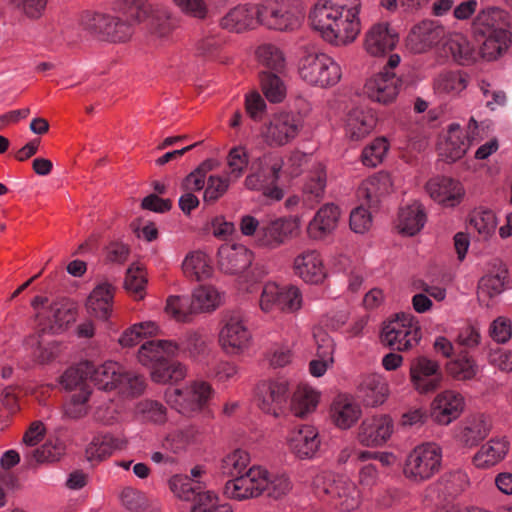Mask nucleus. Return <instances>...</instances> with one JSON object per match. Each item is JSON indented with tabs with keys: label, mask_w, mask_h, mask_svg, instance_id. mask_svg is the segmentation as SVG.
I'll list each match as a JSON object with an SVG mask.
<instances>
[{
	"label": "nucleus",
	"mask_w": 512,
	"mask_h": 512,
	"mask_svg": "<svg viewBox=\"0 0 512 512\" xmlns=\"http://www.w3.org/2000/svg\"><path fill=\"white\" fill-rule=\"evenodd\" d=\"M255 55L258 62L271 71L281 73L286 68L285 55L275 44H261L257 47Z\"/></svg>",
	"instance_id": "3c124183"
},
{
	"label": "nucleus",
	"mask_w": 512,
	"mask_h": 512,
	"mask_svg": "<svg viewBox=\"0 0 512 512\" xmlns=\"http://www.w3.org/2000/svg\"><path fill=\"white\" fill-rule=\"evenodd\" d=\"M283 285L275 281H267L262 287L259 297V308L263 313L277 311Z\"/></svg>",
	"instance_id": "69168bd1"
},
{
	"label": "nucleus",
	"mask_w": 512,
	"mask_h": 512,
	"mask_svg": "<svg viewBox=\"0 0 512 512\" xmlns=\"http://www.w3.org/2000/svg\"><path fill=\"white\" fill-rule=\"evenodd\" d=\"M297 75L310 87L328 89L342 78L340 64L329 54L315 48H304L297 60Z\"/></svg>",
	"instance_id": "39448f33"
},
{
	"label": "nucleus",
	"mask_w": 512,
	"mask_h": 512,
	"mask_svg": "<svg viewBox=\"0 0 512 512\" xmlns=\"http://www.w3.org/2000/svg\"><path fill=\"white\" fill-rule=\"evenodd\" d=\"M442 448L435 442L416 445L406 456L403 475L412 483L420 484L439 473L442 466Z\"/></svg>",
	"instance_id": "0eeeda50"
},
{
	"label": "nucleus",
	"mask_w": 512,
	"mask_h": 512,
	"mask_svg": "<svg viewBox=\"0 0 512 512\" xmlns=\"http://www.w3.org/2000/svg\"><path fill=\"white\" fill-rule=\"evenodd\" d=\"M358 393L364 406L375 408L386 402L389 386L381 376L370 374L362 378Z\"/></svg>",
	"instance_id": "2f4dec72"
},
{
	"label": "nucleus",
	"mask_w": 512,
	"mask_h": 512,
	"mask_svg": "<svg viewBox=\"0 0 512 512\" xmlns=\"http://www.w3.org/2000/svg\"><path fill=\"white\" fill-rule=\"evenodd\" d=\"M402 80L395 73L378 72L365 84L367 96L381 104L392 103L398 96Z\"/></svg>",
	"instance_id": "5701e85b"
},
{
	"label": "nucleus",
	"mask_w": 512,
	"mask_h": 512,
	"mask_svg": "<svg viewBox=\"0 0 512 512\" xmlns=\"http://www.w3.org/2000/svg\"><path fill=\"white\" fill-rule=\"evenodd\" d=\"M445 48L454 61L460 65H469L476 60V51L470 41L460 33L450 34L445 41Z\"/></svg>",
	"instance_id": "c03bdc74"
},
{
	"label": "nucleus",
	"mask_w": 512,
	"mask_h": 512,
	"mask_svg": "<svg viewBox=\"0 0 512 512\" xmlns=\"http://www.w3.org/2000/svg\"><path fill=\"white\" fill-rule=\"evenodd\" d=\"M252 341V332L242 316L235 314L222 321L218 333V343L225 354L241 355L251 347Z\"/></svg>",
	"instance_id": "f8f14e48"
},
{
	"label": "nucleus",
	"mask_w": 512,
	"mask_h": 512,
	"mask_svg": "<svg viewBox=\"0 0 512 512\" xmlns=\"http://www.w3.org/2000/svg\"><path fill=\"white\" fill-rule=\"evenodd\" d=\"M302 306L303 296L300 288L292 284L283 285L277 311L282 313H296Z\"/></svg>",
	"instance_id": "338daca9"
},
{
	"label": "nucleus",
	"mask_w": 512,
	"mask_h": 512,
	"mask_svg": "<svg viewBox=\"0 0 512 512\" xmlns=\"http://www.w3.org/2000/svg\"><path fill=\"white\" fill-rule=\"evenodd\" d=\"M123 444L122 440L109 434L95 436L86 448V457L89 461H101L122 449Z\"/></svg>",
	"instance_id": "37998d69"
},
{
	"label": "nucleus",
	"mask_w": 512,
	"mask_h": 512,
	"mask_svg": "<svg viewBox=\"0 0 512 512\" xmlns=\"http://www.w3.org/2000/svg\"><path fill=\"white\" fill-rule=\"evenodd\" d=\"M186 376V368L178 362L167 363L162 361L152 368L151 377L156 383H167L168 381H180Z\"/></svg>",
	"instance_id": "052dcab7"
},
{
	"label": "nucleus",
	"mask_w": 512,
	"mask_h": 512,
	"mask_svg": "<svg viewBox=\"0 0 512 512\" xmlns=\"http://www.w3.org/2000/svg\"><path fill=\"white\" fill-rule=\"evenodd\" d=\"M264 483L263 495L280 500L286 497L293 489V483L289 475L285 472H270L263 466Z\"/></svg>",
	"instance_id": "a19ab883"
},
{
	"label": "nucleus",
	"mask_w": 512,
	"mask_h": 512,
	"mask_svg": "<svg viewBox=\"0 0 512 512\" xmlns=\"http://www.w3.org/2000/svg\"><path fill=\"white\" fill-rule=\"evenodd\" d=\"M192 306L195 312H211L222 303L221 293L211 285H200L192 293Z\"/></svg>",
	"instance_id": "de8ad7c7"
},
{
	"label": "nucleus",
	"mask_w": 512,
	"mask_h": 512,
	"mask_svg": "<svg viewBox=\"0 0 512 512\" xmlns=\"http://www.w3.org/2000/svg\"><path fill=\"white\" fill-rule=\"evenodd\" d=\"M235 182L236 181L230 179V176L227 175L226 173L225 175H210L206 180L204 201H217L226 194V192L229 190L230 185Z\"/></svg>",
	"instance_id": "680f3d73"
},
{
	"label": "nucleus",
	"mask_w": 512,
	"mask_h": 512,
	"mask_svg": "<svg viewBox=\"0 0 512 512\" xmlns=\"http://www.w3.org/2000/svg\"><path fill=\"white\" fill-rule=\"evenodd\" d=\"M321 398V393L307 384H300L292 394L291 410L296 417L304 418L313 413Z\"/></svg>",
	"instance_id": "4c0bfd02"
},
{
	"label": "nucleus",
	"mask_w": 512,
	"mask_h": 512,
	"mask_svg": "<svg viewBox=\"0 0 512 512\" xmlns=\"http://www.w3.org/2000/svg\"><path fill=\"white\" fill-rule=\"evenodd\" d=\"M362 0H317L310 12L312 28L328 44L343 47L360 35Z\"/></svg>",
	"instance_id": "f257e3e1"
},
{
	"label": "nucleus",
	"mask_w": 512,
	"mask_h": 512,
	"mask_svg": "<svg viewBox=\"0 0 512 512\" xmlns=\"http://www.w3.org/2000/svg\"><path fill=\"white\" fill-rule=\"evenodd\" d=\"M377 118L371 109L356 107L345 117V135L352 141H360L367 137L375 128Z\"/></svg>",
	"instance_id": "c85d7f7f"
},
{
	"label": "nucleus",
	"mask_w": 512,
	"mask_h": 512,
	"mask_svg": "<svg viewBox=\"0 0 512 512\" xmlns=\"http://www.w3.org/2000/svg\"><path fill=\"white\" fill-rule=\"evenodd\" d=\"M114 298V288L109 283L97 285L90 293L86 307L88 312L94 317L107 320L112 312Z\"/></svg>",
	"instance_id": "72a5a7b5"
},
{
	"label": "nucleus",
	"mask_w": 512,
	"mask_h": 512,
	"mask_svg": "<svg viewBox=\"0 0 512 512\" xmlns=\"http://www.w3.org/2000/svg\"><path fill=\"white\" fill-rule=\"evenodd\" d=\"M509 451V441L505 437L492 438L476 452L473 463L478 468H489L501 462Z\"/></svg>",
	"instance_id": "c9c22d12"
},
{
	"label": "nucleus",
	"mask_w": 512,
	"mask_h": 512,
	"mask_svg": "<svg viewBox=\"0 0 512 512\" xmlns=\"http://www.w3.org/2000/svg\"><path fill=\"white\" fill-rule=\"evenodd\" d=\"M399 42V34L389 22L382 21L372 24L364 36V49L374 57L384 56L394 50Z\"/></svg>",
	"instance_id": "412c9836"
},
{
	"label": "nucleus",
	"mask_w": 512,
	"mask_h": 512,
	"mask_svg": "<svg viewBox=\"0 0 512 512\" xmlns=\"http://www.w3.org/2000/svg\"><path fill=\"white\" fill-rule=\"evenodd\" d=\"M180 347L171 340L147 341L138 351V360L144 366L154 368L170 356H176Z\"/></svg>",
	"instance_id": "473e14b6"
},
{
	"label": "nucleus",
	"mask_w": 512,
	"mask_h": 512,
	"mask_svg": "<svg viewBox=\"0 0 512 512\" xmlns=\"http://www.w3.org/2000/svg\"><path fill=\"white\" fill-rule=\"evenodd\" d=\"M425 189L435 202L445 207L459 205L465 195V189L459 181L445 176L431 178Z\"/></svg>",
	"instance_id": "b1692460"
},
{
	"label": "nucleus",
	"mask_w": 512,
	"mask_h": 512,
	"mask_svg": "<svg viewBox=\"0 0 512 512\" xmlns=\"http://www.w3.org/2000/svg\"><path fill=\"white\" fill-rule=\"evenodd\" d=\"M135 413L138 418L145 422L163 424L167 420L166 407L155 400L146 399L140 401L136 405Z\"/></svg>",
	"instance_id": "bf43d9fd"
},
{
	"label": "nucleus",
	"mask_w": 512,
	"mask_h": 512,
	"mask_svg": "<svg viewBox=\"0 0 512 512\" xmlns=\"http://www.w3.org/2000/svg\"><path fill=\"white\" fill-rule=\"evenodd\" d=\"M251 462L250 454L244 449H234L220 461L219 469L223 475L232 478L245 473Z\"/></svg>",
	"instance_id": "09e8293b"
},
{
	"label": "nucleus",
	"mask_w": 512,
	"mask_h": 512,
	"mask_svg": "<svg viewBox=\"0 0 512 512\" xmlns=\"http://www.w3.org/2000/svg\"><path fill=\"white\" fill-rule=\"evenodd\" d=\"M91 388H82L81 392H73L66 399L63 405L65 417L73 420L81 419L88 414Z\"/></svg>",
	"instance_id": "603ef678"
},
{
	"label": "nucleus",
	"mask_w": 512,
	"mask_h": 512,
	"mask_svg": "<svg viewBox=\"0 0 512 512\" xmlns=\"http://www.w3.org/2000/svg\"><path fill=\"white\" fill-rule=\"evenodd\" d=\"M422 337L418 319L411 313H399L382 328L381 341L397 351H408L416 347Z\"/></svg>",
	"instance_id": "9d476101"
},
{
	"label": "nucleus",
	"mask_w": 512,
	"mask_h": 512,
	"mask_svg": "<svg viewBox=\"0 0 512 512\" xmlns=\"http://www.w3.org/2000/svg\"><path fill=\"white\" fill-rule=\"evenodd\" d=\"M75 319L73 311L64 305L55 303L49 307L46 312L45 321L42 317L39 324L43 331H49L53 334L63 331Z\"/></svg>",
	"instance_id": "79ce46f5"
},
{
	"label": "nucleus",
	"mask_w": 512,
	"mask_h": 512,
	"mask_svg": "<svg viewBox=\"0 0 512 512\" xmlns=\"http://www.w3.org/2000/svg\"><path fill=\"white\" fill-rule=\"evenodd\" d=\"M304 115L299 112L279 110L260 128L262 141L270 148H280L293 143L304 128Z\"/></svg>",
	"instance_id": "423d86ee"
},
{
	"label": "nucleus",
	"mask_w": 512,
	"mask_h": 512,
	"mask_svg": "<svg viewBox=\"0 0 512 512\" xmlns=\"http://www.w3.org/2000/svg\"><path fill=\"white\" fill-rule=\"evenodd\" d=\"M393 190L391 175L387 172H378L365 179L358 188L359 199L364 200L368 205H377L381 198L390 194Z\"/></svg>",
	"instance_id": "c756f323"
},
{
	"label": "nucleus",
	"mask_w": 512,
	"mask_h": 512,
	"mask_svg": "<svg viewBox=\"0 0 512 512\" xmlns=\"http://www.w3.org/2000/svg\"><path fill=\"white\" fill-rule=\"evenodd\" d=\"M261 89L266 99L271 103H281L287 94L284 81L275 73L260 74Z\"/></svg>",
	"instance_id": "5fc2aeb1"
},
{
	"label": "nucleus",
	"mask_w": 512,
	"mask_h": 512,
	"mask_svg": "<svg viewBox=\"0 0 512 512\" xmlns=\"http://www.w3.org/2000/svg\"><path fill=\"white\" fill-rule=\"evenodd\" d=\"M472 28L476 36L484 39L480 54L487 61L496 60L502 56L512 43L509 15L500 8L482 9L473 20Z\"/></svg>",
	"instance_id": "7ed1b4c3"
},
{
	"label": "nucleus",
	"mask_w": 512,
	"mask_h": 512,
	"mask_svg": "<svg viewBox=\"0 0 512 512\" xmlns=\"http://www.w3.org/2000/svg\"><path fill=\"white\" fill-rule=\"evenodd\" d=\"M249 154L247 148L242 145L232 147L226 156V174L236 182L242 178L249 166Z\"/></svg>",
	"instance_id": "864d4df0"
},
{
	"label": "nucleus",
	"mask_w": 512,
	"mask_h": 512,
	"mask_svg": "<svg viewBox=\"0 0 512 512\" xmlns=\"http://www.w3.org/2000/svg\"><path fill=\"white\" fill-rule=\"evenodd\" d=\"M213 396V387L203 380L190 381L181 387H168L164 394L171 408L189 417L203 411Z\"/></svg>",
	"instance_id": "6e6552de"
},
{
	"label": "nucleus",
	"mask_w": 512,
	"mask_h": 512,
	"mask_svg": "<svg viewBox=\"0 0 512 512\" xmlns=\"http://www.w3.org/2000/svg\"><path fill=\"white\" fill-rule=\"evenodd\" d=\"M341 211L334 203L321 206L307 225V235L312 240H324L338 227Z\"/></svg>",
	"instance_id": "bb28decb"
},
{
	"label": "nucleus",
	"mask_w": 512,
	"mask_h": 512,
	"mask_svg": "<svg viewBox=\"0 0 512 512\" xmlns=\"http://www.w3.org/2000/svg\"><path fill=\"white\" fill-rule=\"evenodd\" d=\"M446 370L454 380L466 381L476 376L478 367L472 357L467 354H461L456 359L447 363Z\"/></svg>",
	"instance_id": "6e6d98bb"
},
{
	"label": "nucleus",
	"mask_w": 512,
	"mask_h": 512,
	"mask_svg": "<svg viewBox=\"0 0 512 512\" xmlns=\"http://www.w3.org/2000/svg\"><path fill=\"white\" fill-rule=\"evenodd\" d=\"M466 400L464 395L454 389H445L437 393L429 407L431 420L440 426H448L464 412Z\"/></svg>",
	"instance_id": "dca6fc26"
},
{
	"label": "nucleus",
	"mask_w": 512,
	"mask_h": 512,
	"mask_svg": "<svg viewBox=\"0 0 512 512\" xmlns=\"http://www.w3.org/2000/svg\"><path fill=\"white\" fill-rule=\"evenodd\" d=\"M36 346L32 350V357L34 362L38 364H48L54 361L61 352L60 344L57 341L43 342L39 341L36 337L30 338L28 344Z\"/></svg>",
	"instance_id": "0e129e2a"
},
{
	"label": "nucleus",
	"mask_w": 512,
	"mask_h": 512,
	"mask_svg": "<svg viewBox=\"0 0 512 512\" xmlns=\"http://www.w3.org/2000/svg\"><path fill=\"white\" fill-rule=\"evenodd\" d=\"M470 143L467 132L459 124L452 123L448 127L445 141L441 145V154L448 161L454 162L465 155Z\"/></svg>",
	"instance_id": "f704fd0d"
},
{
	"label": "nucleus",
	"mask_w": 512,
	"mask_h": 512,
	"mask_svg": "<svg viewBox=\"0 0 512 512\" xmlns=\"http://www.w3.org/2000/svg\"><path fill=\"white\" fill-rule=\"evenodd\" d=\"M283 165L284 161L279 155L273 153L262 155L245 177V188L251 191H260L267 185L277 183Z\"/></svg>",
	"instance_id": "a211bd4d"
},
{
	"label": "nucleus",
	"mask_w": 512,
	"mask_h": 512,
	"mask_svg": "<svg viewBox=\"0 0 512 512\" xmlns=\"http://www.w3.org/2000/svg\"><path fill=\"white\" fill-rule=\"evenodd\" d=\"M257 7L258 25L276 31H293L304 18L302 8L290 0H262Z\"/></svg>",
	"instance_id": "1a4fd4ad"
},
{
	"label": "nucleus",
	"mask_w": 512,
	"mask_h": 512,
	"mask_svg": "<svg viewBox=\"0 0 512 512\" xmlns=\"http://www.w3.org/2000/svg\"><path fill=\"white\" fill-rule=\"evenodd\" d=\"M289 397V383L286 379H268L259 382L255 388V402L264 413L278 417L284 411Z\"/></svg>",
	"instance_id": "ddd939ff"
},
{
	"label": "nucleus",
	"mask_w": 512,
	"mask_h": 512,
	"mask_svg": "<svg viewBox=\"0 0 512 512\" xmlns=\"http://www.w3.org/2000/svg\"><path fill=\"white\" fill-rule=\"evenodd\" d=\"M158 330V325L153 321L134 324L122 333L119 344L122 347H132L138 344L142 338L157 334Z\"/></svg>",
	"instance_id": "4d7b16f0"
},
{
	"label": "nucleus",
	"mask_w": 512,
	"mask_h": 512,
	"mask_svg": "<svg viewBox=\"0 0 512 512\" xmlns=\"http://www.w3.org/2000/svg\"><path fill=\"white\" fill-rule=\"evenodd\" d=\"M263 466L253 465L235 478L228 480L223 487V494L231 500L245 501L263 495Z\"/></svg>",
	"instance_id": "4468645a"
},
{
	"label": "nucleus",
	"mask_w": 512,
	"mask_h": 512,
	"mask_svg": "<svg viewBox=\"0 0 512 512\" xmlns=\"http://www.w3.org/2000/svg\"><path fill=\"white\" fill-rule=\"evenodd\" d=\"M113 13L86 11L81 16L84 29L112 43L129 41L135 26L152 12L146 0H120L112 8Z\"/></svg>",
	"instance_id": "f03ea898"
},
{
	"label": "nucleus",
	"mask_w": 512,
	"mask_h": 512,
	"mask_svg": "<svg viewBox=\"0 0 512 512\" xmlns=\"http://www.w3.org/2000/svg\"><path fill=\"white\" fill-rule=\"evenodd\" d=\"M490 429L488 417L484 414H475L465 420L458 437L465 446L473 447L488 436Z\"/></svg>",
	"instance_id": "e433bc0d"
},
{
	"label": "nucleus",
	"mask_w": 512,
	"mask_h": 512,
	"mask_svg": "<svg viewBox=\"0 0 512 512\" xmlns=\"http://www.w3.org/2000/svg\"><path fill=\"white\" fill-rule=\"evenodd\" d=\"M427 222V214L424 206L413 201L400 208L396 223L398 232L404 236H415L425 226Z\"/></svg>",
	"instance_id": "7c9ffc66"
},
{
	"label": "nucleus",
	"mask_w": 512,
	"mask_h": 512,
	"mask_svg": "<svg viewBox=\"0 0 512 512\" xmlns=\"http://www.w3.org/2000/svg\"><path fill=\"white\" fill-rule=\"evenodd\" d=\"M361 415L360 404L349 394H339L331 402L329 416L331 422L340 430L352 428Z\"/></svg>",
	"instance_id": "a878e982"
},
{
	"label": "nucleus",
	"mask_w": 512,
	"mask_h": 512,
	"mask_svg": "<svg viewBox=\"0 0 512 512\" xmlns=\"http://www.w3.org/2000/svg\"><path fill=\"white\" fill-rule=\"evenodd\" d=\"M394 433V421L388 414H374L362 420L356 439L358 443L368 448L382 447Z\"/></svg>",
	"instance_id": "f3484780"
},
{
	"label": "nucleus",
	"mask_w": 512,
	"mask_h": 512,
	"mask_svg": "<svg viewBox=\"0 0 512 512\" xmlns=\"http://www.w3.org/2000/svg\"><path fill=\"white\" fill-rule=\"evenodd\" d=\"M311 486L318 498L340 511L350 512L361 505L362 495L358 485L345 474L322 470L315 474Z\"/></svg>",
	"instance_id": "20e7f679"
},
{
	"label": "nucleus",
	"mask_w": 512,
	"mask_h": 512,
	"mask_svg": "<svg viewBox=\"0 0 512 512\" xmlns=\"http://www.w3.org/2000/svg\"><path fill=\"white\" fill-rule=\"evenodd\" d=\"M147 276L144 268L140 266H131L127 270L124 286L135 300H141L145 296V287Z\"/></svg>",
	"instance_id": "e2e57ef3"
},
{
	"label": "nucleus",
	"mask_w": 512,
	"mask_h": 512,
	"mask_svg": "<svg viewBox=\"0 0 512 512\" xmlns=\"http://www.w3.org/2000/svg\"><path fill=\"white\" fill-rule=\"evenodd\" d=\"M222 29L234 33H243L258 26L256 5L241 4L229 9L220 19Z\"/></svg>",
	"instance_id": "cd10ccee"
},
{
	"label": "nucleus",
	"mask_w": 512,
	"mask_h": 512,
	"mask_svg": "<svg viewBox=\"0 0 512 512\" xmlns=\"http://www.w3.org/2000/svg\"><path fill=\"white\" fill-rule=\"evenodd\" d=\"M468 85V78L462 71H444L434 79V90L440 95H457Z\"/></svg>",
	"instance_id": "a18cd8bd"
},
{
	"label": "nucleus",
	"mask_w": 512,
	"mask_h": 512,
	"mask_svg": "<svg viewBox=\"0 0 512 512\" xmlns=\"http://www.w3.org/2000/svg\"><path fill=\"white\" fill-rule=\"evenodd\" d=\"M123 369L121 364L107 361L94 369L92 379L99 389L106 391L117 389Z\"/></svg>",
	"instance_id": "49530a36"
},
{
	"label": "nucleus",
	"mask_w": 512,
	"mask_h": 512,
	"mask_svg": "<svg viewBox=\"0 0 512 512\" xmlns=\"http://www.w3.org/2000/svg\"><path fill=\"white\" fill-rule=\"evenodd\" d=\"M253 261V252L242 244L225 243L217 253L220 270L226 274H238L247 269Z\"/></svg>",
	"instance_id": "393cba45"
},
{
	"label": "nucleus",
	"mask_w": 512,
	"mask_h": 512,
	"mask_svg": "<svg viewBox=\"0 0 512 512\" xmlns=\"http://www.w3.org/2000/svg\"><path fill=\"white\" fill-rule=\"evenodd\" d=\"M292 268L294 274L305 283L321 284L327 277L323 259L314 249H307L296 255Z\"/></svg>",
	"instance_id": "4be33fe9"
},
{
	"label": "nucleus",
	"mask_w": 512,
	"mask_h": 512,
	"mask_svg": "<svg viewBox=\"0 0 512 512\" xmlns=\"http://www.w3.org/2000/svg\"><path fill=\"white\" fill-rule=\"evenodd\" d=\"M287 443L296 458L313 460L320 452L322 439L316 426L303 424L291 431Z\"/></svg>",
	"instance_id": "aec40b11"
},
{
	"label": "nucleus",
	"mask_w": 512,
	"mask_h": 512,
	"mask_svg": "<svg viewBox=\"0 0 512 512\" xmlns=\"http://www.w3.org/2000/svg\"><path fill=\"white\" fill-rule=\"evenodd\" d=\"M470 226L484 239L493 235L497 227V218L491 210H481L473 213Z\"/></svg>",
	"instance_id": "774afa93"
},
{
	"label": "nucleus",
	"mask_w": 512,
	"mask_h": 512,
	"mask_svg": "<svg viewBox=\"0 0 512 512\" xmlns=\"http://www.w3.org/2000/svg\"><path fill=\"white\" fill-rule=\"evenodd\" d=\"M326 184L325 167L321 163H317L309 171L303 184L302 192L305 201L311 202L312 205L320 202L324 197Z\"/></svg>",
	"instance_id": "ea45409f"
},
{
	"label": "nucleus",
	"mask_w": 512,
	"mask_h": 512,
	"mask_svg": "<svg viewBox=\"0 0 512 512\" xmlns=\"http://www.w3.org/2000/svg\"><path fill=\"white\" fill-rule=\"evenodd\" d=\"M446 38L445 27L433 20L415 24L406 37V47L415 54L430 51Z\"/></svg>",
	"instance_id": "6ab92c4d"
},
{
	"label": "nucleus",
	"mask_w": 512,
	"mask_h": 512,
	"mask_svg": "<svg viewBox=\"0 0 512 512\" xmlns=\"http://www.w3.org/2000/svg\"><path fill=\"white\" fill-rule=\"evenodd\" d=\"M301 220L298 216H282L262 222L255 239V245L275 250L300 233Z\"/></svg>",
	"instance_id": "9b49d317"
},
{
	"label": "nucleus",
	"mask_w": 512,
	"mask_h": 512,
	"mask_svg": "<svg viewBox=\"0 0 512 512\" xmlns=\"http://www.w3.org/2000/svg\"><path fill=\"white\" fill-rule=\"evenodd\" d=\"M182 270L184 275L194 281H202L210 278L213 274V266L209 256L202 251L188 253L183 262Z\"/></svg>",
	"instance_id": "58836bf2"
},
{
	"label": "nucleus",
	"mask_w": 512,
	"mask_h": 512,
	"mask_svg": "<svg viewBox=\"0 0 512 512\" xmlns=\"http://www.w3.org/2000/svg\"><path fill=\"white\" fill-rule=\"evenodd\" d=\"M61 455L62 447L51 442L38 448L24 450V459L29 466L57 461Z\"/></svg>",
	"instance_id": "13d9d810"
},
{
	"label": "nucleus",
	"mask_w": 512,
	"mask_h": 512,
	"mask_svg": "<svg viewBox=\"0 0 512 512\" xmlns=\"http://www.w3.org/2000/svg\"><path fill=\"white\" fill-rule=\"evenodd\" d=\"M508 278V271L503 265H499L494 270L483 276L479 282V296L492 298L502 293Z\"/></svg>",
	"instance_id": "8fccbe9b"
},
{
	"label": "nucleus",
	"mask_w": 512,
	"mask_h": 512,
	"mask_svg": "<svg viewBox=\"0 0 512 512\" xmlns=\"http://www.w3.org/2000/svg\"><path fill=\"white\" fill-rule=\"evenodd\" d=\"M409 379L413 389L424 395L441 387L443 373L438 361L426 356H418L410 363Z\"/></svg>",
	"instance_id": "2eb2a0df"
}]
</instances>
